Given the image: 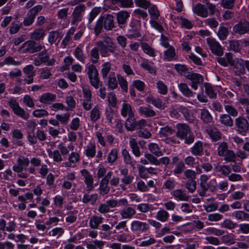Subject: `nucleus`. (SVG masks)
I'll return each mask as SVG.
<instances>
[{
	"instance_id": "e433bc0d",
	"label": "nucleus",
	"mask_w": 249,
	"mask_h": 249,
	"mask_svg": "<svg viewBox=\"0 0 249 249\" xmlns=\"http://www.w3.org/2000/svg\"><path fill=\"white\" fill-rule=\"evenodd\" d=\"M98 199V195L97 194H93L89 195L85 194L82 199V201L84 204L90 203L91 205H94L97 200Z\"/></svg>"
},
{
	"instance_id": "79ce46f5",
	"label": "nucleus",
	"mask_w": 249,
	"mask_h": 249,
	"mask_svg": "<svg viewBox=\"0 0 249 249\" xmlns=\"http://www.w3.org/2000/svg\"><path fill=\"white\" fill-rule=\"evenodd\" d=\"M122 153L124 162L126 164L129 165L132 168H134L136 161L132 160L128 151L126 149H124L122 150Z\"/></svg>"
},
{
	"instance_id": "39448f33",
	"label": "nucleus",
	"mask_w": 249,
	"mask_h": 249,
	"mask_svg": "<svg viewBox=\"0 0 249 249\" xmlns=\"http://www.w3.org/2000/svg\"><path fill=\"white\" fill-rule=\"evenodd\" d=\"M42 48L43 46L40 43L31 39L25 41L18 48V51L21 53H33L39 52Z\"/></svg>"
},
{
	"instance_id": "f704fd0d",
	"label": "nucleus",
	"mask_w": 249,
	"mask_h": 249,
	"mask_svg": "<svg viewBox=\"0 0 249 249\" xmlns=\"http://www.w3.org/2000/svg\"><path fill=\"white\" fill-rule=\"evenodd\" d=\"M232 216L238 221H244L249 220V213L242 210L233 212Z\"/></svg>"
},
{
	"instance_id": "774afa93",
	"label": "nucleus",
	"mask_w": 249,
	"mask_h": 249,
	"mask_svg": "<svg viewBox=\"0 0 249 249\" xmlns=\"http://www.w3.org/2000/svg\"><path fill=\"white\" fill-rule=\"evenodd\" d=\"M175 50L173 47H170L168 50L164 52V56L168 61H172L175 59Z\"/></svg>"
},
{
	"instance_id": "864d4df0",
	"label": "nucleus",
	"mask_w": 249,
	"mask_h": 249,
	"mask_svg": "<svg viewBox=\"0 0 249 249\" xmlns=\"http://www.w3.org/2000/svg\"><path fill=\"white\" fill-rule=\"evenodd\" d=\"M15 175L13 174L10 168H8L3 172L0 173V178L5 181H12Z\"/></svg>"
},
{
	"instance_id": "393cba45",
	"label": "nucleus",
	"mask_w": 249,
	"mask_h": 249,
	"mask_svg": "<svg viewBox=\"0 0 249 249\" xmlns=\"http://www.w3.org/2000/svg\"><path fill=\"white\" fill-rule=\"evenodd\" d=\"M200 118L203 123L209 124L213 122V117L206 108L200 109Z\"/></svg>"
},
{
	"instance_id": "49530a36",
	"label": "nucleus",
	"mask_w": 249,
	"mask_h": 249,
	"mask_svg": "<svg viewBox=\"0 0 249 249\" xmlns=\"http://www.w3.org/2000/svg\"><path fill=\"white\" fill-rule=\"evenodd\" d=\"M85 154L89 158H93L96 154V145L94 143L90 142L85 147Z\"/></svg>"
},
{
	"instance_id": "5fc2aeb1",
	"label": "nucleus",
	"mask_w": 249,
	"mask_h": 249,
	"mask_svg": "<svg viewBox=\"0 0 249 249\" xmlns=\"http://www.w3.org/2000/svg\"><path fill=\"white\" fill-rule=\"evenodd\" d=\"M112 4H117L122 7H131L133 5L132 0H111Z\"/></svg>"
},
{
	"instance_id": "680f3d73",
	"label": "nucleus",
	"mask_w": 249,
	"mask_h": 249,
	"mask_svg": "<svg viewBox=\"0 0 249 249\" xmlns=\"http://www.w3.org/2000/svg\"><path fill=\"white\" fill-rule=\"evenodd\" d=\"M21 61H16L12 56L6 57L2 62H0V66H3L4 65L18 66L21 64Z\"/></svg>"
},
{
	"instance_id": "6ab92c4d",
	"label": "nucleus",
	"mask_w": 249,
	"mask_h": 249,
	"mask_svg": "<svg viewBox=\"0 0 249 249\" xmlns=\"http://www.w3.org/2000/svg\"><path fill=\"white\" fill-rule=\"evenodd\" d=\"M82 176L84 177V182L86 185L87 190L91 191L93 189V178L89 172L85 169H82L81 171Z\"/></svg>"
},
{
	"instance_id": "473e14b6",
	"label": "nucleus",
	"mask_w": 249,
	"mask_h": 249,
	"mask_svg": "<svg viewBox=\"0 0 249 249\" xmlns=\"http://www.w3.org/2000/svg\"><path fill=\"white\" fill-rule=\"evenodd\" d=\"M107 78V85L109 89H114L118 88V83L116 79L115 73L114 72H110Z\"/></svg>"
},
{
	"instance_id": "c03bdc74",
	"label": "nucleus",
	"mask_w": 249,
	"mask_h": 249,
	"mask_svg": "<svg viewBox=\"0 0 249 249\" xmlns=\"http://www.w3.org/2000/svg\"><path fill=\"white\" fill-rule=\"evenodd\" d=\"M214 170L216 172L220 173L221 175L226 177L231 173V167L227 165H217L215 166Z\"/></svg>"
},
{
	"instance_id": "2f4dec72",
	"label": "nucleus",
	"mask_w": 249,
	"mask_h": 249,
	"mask_svg": "<svg viewBox=\"0 0 249 249\" xmlns=\"http://www.w3.org/2000/svg\"><path fill=\"white\" fill-rule=\"evenodd\" d=\"M55 94L49 92L45 93L39 98V101L42 104L50 105L56 100Z\"/></svg>"
},
{
	"instance_id": "20e7f679",
	"label": "nucleus",
	"mask_w": 249,
	"mask_h": 249,
	"mask_svg": "<svg viewBox=\"0 0 249 249\" xmlns=\"http://www.w3.org/2000/svg\"><path fill=\"white\" fill-rule=\"evenodd\" d=\"M208 9L210 11V15H213L215 13L216 7L215 5L207 2L206 5L201 4L200 3H197L193 8L194 12L199 16L203 18H206L208 16L209 12Z\"/></svg>"
},
{
	"instance_id": "c756f323",
	"label": "nucleus",
	"mask_w": 249,
	"mask_h": 249,
	"mask_svg": "<svg viewBox=\"0 0 249 249\" xmlns=\"http://www.w3.org/2000/svg\"><path fill=\"white\" fill-rule=\"evenodd\" d=\"M171 195L176 199L180 201H188L190 198L185 190H182L180 189L174 190Z\"/></svg>"
},
{
	"instance_id": "bf43d9fd",
	"label": "nucleus",
	"mask_w": 249,
	"mask_h": 249,
	"mask_svg": "<svg viewBox=\"0 0 249 249\" xmlns=\"http://www.w3.org/2000/svg\"><path fill=\"white\" fill-rule=\"evenodd\" d=\"M55 118L61 124L66 125L70 120V113L68 112L61 114H56Z\"/></svg>"
},
{
	"instance_id": "338daca9",
	"label": "nucleus",
	"mask_w": 249,
	"mask_h": 249,
	"mask_svg": "<svg viewBox=\"0 0 249 249\" xmlns=\"http://www.w3.org/2000/svg\"><path fill=\"white\" fill-rule=\"evenodd\" d=\"M185 165L184 163L180 161L175 165V168L173 172L175 176H178L181 174L185 171Z\"/></svg>"
},
{
	"instance_id": "4468645a",
	"label": "nucleus",
	"mask_w": 249,
	"mask_h": 249,
	"mask_svg": "<svg viewBox=\"0 0 249 249\" xmlns=\"http://www.w3.org/2000/svg\"><path fill=\"white\" fill-rule=\"evenodd\" d=\"M206 40L207 43L212 53L218 56H222L223 55V51L222 46L215 39L211 37H208Z\"/></svg>"
},
{
	"instance_id": "e2e57ef3",
	"label": "nucleus",
	"mask_w": 249,
	"mask_h": 249,
	"mask_svg": "<svg viewBox=\"0 0 249 249\" xmlns=\"http://www.w3.org/2000/svg\"><path fill=\"white\" fill-rule=\"evenodd\" d=\"M118 83L120 85L122 90L125 92L128 91V83L126 79L122 75L118 74L117 75Z\"/></svg>"
},
{
	"instance_id": "13d9d810",
	"label": "nucleus",
	"mask_w": 249,
	"mask_h": 249,
	"mask_svg": "<svg viewBox=\"0 0 249 249\" xmlns=\"http://www.w3.org/2000/svg\"><path fill=\"white\" fill-rule=\"evenodd\" d=\"M141 47L143 51L149 56L155 57L156 56L155 49L148 43L145 42L142 43Z\"/></svg>"
},
{
	"instance_id": "1a4fd4ad",
	"label": "nucleus",
	"mask_w": 249,
	"mask_h": 249,
	"mask_svg": "<svg viewBox=\"0 0 249 249\" xmlns=\"http://www.w3.org/2000/svg\"><path fill=\"white\" fill-rule=\"evenodd\" d=\"M41 5H37L30 9L24 18L23 24L25 26H31L34 22L36 15L42 10Z\"/></svg>"
},
{
	"instance_id": "aec40b11",
	"label": "nucleus",
	"mask_w": 249,
	"mask_h": 249,
	"mask_svg": "<svg viewBox=\"0 0 249 249\" xmlns=\"http://www.w3.org/2000/svg\"><path fill=\"white\" fill-rule=\"evenodd\" d=\"M125 208L119 211V213L122 219H131L136 214V212L135 209L128 204L124 206Z\"/></svg>"
},
{
	"instance_id": "f8f14e48",
	"label": "nucleus",
	"mask_w": 249,
	"mask_h": 249,
	"mask_svg": "<svg viewBox=\"0 0 249 249\" xmlns=\"http://www.w3.org/2000/svg\"><path fill=\"white\" fill-rule=\"evenodd\" d=\"M55 62L54 58H49V55L46 53H40L35 57L34 64L36 66L41 65L42 63H45L47 66H53Z\"/></svg>"
},
{
	"instance_id": "72a5a7b5",
	"label": "nucleus",
	"mask_w": 249,
	"mask_h": 249,
	"mask_svg": "<svg viewBox=\"0 0 249 249\" xmlns=\"http://www.w3.org/2000/svg\"><path fill=\"white\" fill-rule=\"evenodd\" d=\"M203 150V143L200 141L196 142L190 149L191 153L195 156H202Z\"/></svg>"
},
{
	"instance_id": "412c9836",
	"label": "nucleus",
	"mask_w": 249,
	"mask_h": 249,
	"mask_svg": "<svg viewBox=\"0 0 249 249\" xmlns=\"http://www.w3.org/2000/svg\"><path fill=\"white\" fill-rule=\"evenodd\" d=\"M117 22L120 28L125 27L127 19L130 17L129 13L126 11H121L116 14Z\"/></svg>"
},
{
	"instance_id": "f03ea898",
	"label": "nucleus",
	"mask_w": 249,
	"mask_h": 249,
	"mask_svg": "<svg viewBox=\"0 0 249 249\" xmlns=\"http://www.w3.org/2000/svg\"><path fill=\"white\" fill-rule=\"evenodd\" d=\"M177 131L176 136L181 140H184L187 144L192 143L195 139L190 127L186 124L179 123L176 125Z\"/></svg>"
},
{
	"instance_id": "4be33fe9",
	"label": "nucleus",
	"mask_w": 249,
	"mask_h": 249,
	"mask_svg": "<svg viewBox=\"0 0 249 249\" xmlns=\"http://www.w3.org/2000/svg\"><path fill=\"white\" fill-rule=\"evenodd\" d=\"M63 37L62 32L55 30L50 32L48 35V42L51 44L57 45Z\"/></svg>"
},
{
	"instance_id": "4c0bfd02",
	"label": "nucleus",
	"mask_w": 249,
	"mask_h": 249,
	"mask_svg": "<svg viewBox=\"0 0 249 249\" xmlns=\"http://www.w3.org/2000/svg\"><path fill=\"white\" fill-rule=\"evenodd\" d=\"M111 229V227L109 225L104 224L101 226L99 233L103 238L108 239L112 234Z\"/></svg>"
},
{
	"instance_id": "6e6552de",
	"label": "nucleus",
	"mask_w": 249,
	"mask_h": 249,
	"mask_svg": "<svg viewBox=\"0 0 249 249\" xmlns=\"http://www.w3.org/2000/svg\"><path fill=\"white\" fill-rule=\"evenodd\" d=\"M87 74L89 79L90 84L95 89L99 88L100 83L98 75V71L95 66L93 64L89 65L86 68Z\"/></svg>"
},
{
	"instance_id": "09e8293b",
	"label": "nucleus",
	"mask_w": 249,
	"mask_h": 249,
	"mask_svg": "<svg viewBox=\"0 0 249 249\" xmlns=\"http://www.w3.org/2000/svg\"><path fill=\"white\" fill-rule=\"evenodd\" d=\"M129 145L132 149V152L136 157H139L141 155L140 148L136 140L134 138H131L129 141Z\"/></svg>"
},
{
	"instance_id": "bb28decb",
	"label": "nucleus",
	"mask_w": 249,
	"mask_h": 249,
	"mask_svg": "<svg viewBox=\"0 0 249 249\" xmlns=\"http://www.w3.org/2000/svg\"><path fill=\"white\" fill-rule=\"evenodd\" d=\"M104 218L101 216L93 215L89 220V227L91 229H98L100 225L103 222Z\"/></svg>"
},
{
	"instance_id": "a878e982",
	"label": "nucleus",
	"mask_w": 249,
	"mask_h": 249,
	"mask_svg": "<svg viewBox=\"0 0 249 249\" xmlns=\"http://www.w3.org/2000/svg\"><path fill=\"white\" fill-rule=\"evenodd\" d=\"M138 111L142 116L145 117H153L156 115V112L149 106L140 107Z\"/></svg>"
},
{
	"instance_id": "8fccbe9b",
	"label": "nucleus",
	"mask_w": 249,
	"mask_h": 249,
	"mask_svg": "<svg viewBox=\"0 0 249 249\" xmlns=\"http://www.w3.org/2000/svg\"><path fill=\"white\" fill-rule=\"evenodd\" d=\"M48 153L50 158L53 159V160L56 162H61L63 160L61 154L58 150H48Z\"/></svg>"
},
{
	"instance_id": "a18cd8bd",
	"label": "nucleus",
	"mask_w": 249,
	"mask_h": 249,
	"mask_svg": "<svg viewBox=\"0 0 249 249\" xmlns=\"http://www.w3.org/2000/svg\"><path fill=\"white\" fill-rule=\"evenodd\" d=\"M141 67L143 69L148 71L151 73H156V70L154 66V63L149 62L148 59H143L141 64Z\"/></svg>"
},
{
	"instance_id": "7c9ffc66",
	"label": "nucleus",
	"mask_w": 249,
	"mask_h": 249,
	"mask_svg": "<svg viewBox=\"0 0 249 249\" xmlns=\"http://www.w3.org/2000/svg\"><path fill=\"white\" fill-rule=\"evenodd\" d=\"M106 203L109 208H114L117 206H126L128 205V201L126 198H123L119 200L111 199L107 200Z\"/></svg>"
},
{
	"instance_id": "ea45409f",
	"label": "nucleus",
	"mask_w": 249,
	"mask_h": 249,
	"mask_svg": "<svg viewBox=\"0 0 249 249\" xmlns=\"http://www.w3.org/2000/svg\"><path fill=\"white\" fill-rule=\"evenodd\" d=\"M220 123L227 127H231L233 125V121L230 115L223 114L219 116Z\"/></svg>"
},
{
	"instance_id": "c85d7f7f",
	"label": "nucleus",
	"mask_w": 249,
	"mask_h": 249,
	"mask_svg": "<svg viewBox=\"0 0 249 249\" xmlns=\"http://www.w3.org/2000/svg\"><path fill=\"white\" fill-rule=\"evenodd\" d=\"M45 35V30L42 28H38L31 34L30 38L35 41L43 40Z\"/></svg>"
},
{
	"instance_id": "cd10ccee",
	"label": "nucleus",
	"mask_w": 249,
	"mask_h": 249,
	"mask_svg": "<svg viewBox=\"0 0 249 249\" xmlns=\"http://www.w3.org/2000/svg\"><path fill=\"white\" fill-rule=\"evenodd\" d=\"M105 244V241L95 239L86 242L85 245L87 249H103Z\"/></svg>"
},
{
	"instance_id": "c9c22d12",
	"label": "nucleus",
	"mask_w": 249,
	"mask_h": 249,
	"mask_svg": "<svg viewBox=\"0 0 249 249\" xmlns=\"http://www.w3.org/2000/svg\"><path fill=\"white\" fill-rule=\"evenodd\" d=\"M121 114L124 117L127 116H130L134 115V112L132 109V107L129 103L124 102L122 104V107L121 110Z\"/></svg>"
},
{
	"instance_id": "9d476101",
	"label": "nucleus",
	"mask_w": 249,
	"mask_h": 249,
	"mask_svg": "<svg viewBox=\"0 0 249 249\" xmlns=\"http://www.w3.org/2000/svg\"><path fill=\"white\" fill-rule=\"evenodd\" d=\"M131 231L135 234L144 233L150 229L149 225L139 220H133L130 224Z\"/></svg>"
},
{
	"instance_id": "0e129e2a",
	"label": "nucleus",
	"mask_w": 249,
	"mask_h": 249,
	"mask_svg": "<svg viewBox=\"0 0 249 249\" xmlns=\"http://www.w3.org/2000/svg\"><path fill=\"white\" fill-rule=\"evenodd\" d=\"M73 54L76 59L81 62H83L86 59V56L83 53L82 48L79 46L75 49Z\"/></svg>"
},
{
	"instance_id": "69168bd1",
	"label": "nucleus",
	"mask_w": 249,
	"mask_h": 249,
	"mask_svg": "<svg viewBox=\"0 0 249 249\" xmlns=\"http://www.w3.org/2000/svg\"><path fill=\"white\" fill-rule=\"evenodd\" d=\"M175 130L169 126H166L160 128L159 134L161 138L166 137L173 134Z\"/></svg>"
},
{
	"instance_id": "ddd939ff",
	"label": "nucleus",
	"mask_w": 249,
	"mask_h": 249,
	"mask_svg": "<svg viewBox=\"0 0 249 249\" xmlns=\"http://www.w3.org/2000/svg\"><path fill=\"white\" fill-rule=\"evenodd\" d=\"M112 175V172H108L106 176L102 178L100 182L99 191L101 195H105L109 192L110 188L108 186V181Z\"/></svg>"
},
{
	"instance_id": "423d86ee",
	"label": "nucleus",
	"mask_w": 249,
	"mask_h": 249,
	"mask_svg": "<svg viewBox=\"0 0 249 249\" xmlns=\"http://www.w3.org/2000/svg\"><path fill=\"white\" fill-rule=\"evenodd\" d=\"M248 119L240 116L234 120V129L236 131L243 135L245 136L249 131V123Z\"/></svg>"
},
{
	"instance_id": "b1692460",
	"label": "nucleus",
	"mask_w": 249,
	"mask_h": 249,
	"mask_svg": "<svg viewBox=\"0 0 249 249\" xmlns=\"http://www.w3.org/2000/svg\"><path fill=\"white\" fill-rule=\"evenodd\" d=\"M206 131L213 141L216 142L221 138V134L215 126L209 125L206 127Z\"/></svg>"
},
{
	"instance_id": "6e6d98bb",
	"label": "nucleus",
	"mask_w": 249,
	"mask_h": 249,
	"mask_svg": "<svg viewBox=\"0 0 249 249\" xmlns=\"http://www.w3.org/2000/svg\"><path fill=\"white\" fill-rule=\"evenodd\" d=\"M145 101L148 103H151L157 108H160L162 107V101L158 98L153 96H148L145 99Z\"/></svg>"
},
{
	"instance_id": "052dcab7",
	"label": "nucleus",
	"mask_w": 249,
	"mask_h": 249,
	"mask_svg": "<svg viewBox=\"0 0 249 249\" xmlns=\"http://www.w3.org/2000/svg\"><path fill=\"white\" fill-rule=\"evenodd\" d=\"M118 150L116 148L112 149L107 156V162L110 164L114 163L118 159Z\"/></svg>"
},
{
	"instance_id": "58836bf2",
	"label": "nucleus",
	"mask_w": 249,
	"mask_h": 249,
	"mask_svg": "<svg viewBox=\"0 0 249 249\" xmlns=\"http://www.w3.org/2000/svg\"><path fill=\"white\" fill-rule=\"evenodd\" d=\"M136 121L137 120L134 114L128 116L124 124V126L126 129L128 131H134Z\"/></svg>"
},
{
	"instance_id": "a211bd4d",
	"label": "nucleus",
	"mask_w": 249,
	"mask_h": 249,
	"mask_svg": "<svg viewBox=\"0 0 249 249\" xmlns=\"http://www.w3.org/2000/svg\"><path fill=\"white\" fill-rule=\"evenodd\" d=\"M34 67L32 65L26 66L23 69V73L26 75V78L24 79V84H31L34 82V76L35 72Z\"/></svg>"
},
{
	"instance_id": "f3484780",
	"label": "nucleus",
	"mask_w": 249,
	"mask_h": 249,
	"mask_svg": "<svg viewBox=\"0 0 249 249\" xmlns=\"http://www.w3.org/2000/svg\"><path fill=\"white\" fill-rule=\"evenodd\" d=\"M17 164L13 166V170L16 173L23 171L29 165L30 160L28 158L20 156L17 159Z\"/></svg>"
},
{
	"instance_id": "2eb2a0df",
	"label": "nucleus",
	"mask_w": 249,
	"mask_h": 249,
	"mask_svg": "<svg viewBox=\"0 0 249 249\" xmlns=\"http://www.w3.org/2000/svg\"><path fill=\"white\" fill-rule=\"evenodd\" d=\"M233 32L240 35L249 33V22L246 20L239 21L233 27Z\"/></svg>"
},
{
	"instance_id": "5701e85b",
	"label": "nucleus",
	"mask_w": 249,
	"mask_h": 249,
	"mask_svg": "<svg viewBox=\"0 0 249 249\" xmlns=\"http://www.w3.org/2000/svg\"><path fill=\"white\" fill-rule=\"evenodd\" d=\"M68 160V161L63 163V166L65 167H73L79 161L80 155L78 153L72 152L69 154Z\"/></svg>"
},
{
	"instance_id": "37998d69",
	"label": "nucleus",
	"mask_w": 249,
	"mask_h": 249,
	"mask_svg": "<svg viewBox=\"0 0 249 249\" xmlns=\"http://www.w3.org/2000/svg\"><path fill=\"white\" fill-rule=\"evenodd\" d=\"M156 219L161 222H165L169 218V213L163 209H160L156 215Z\"/></svg>"
},
{
	"instance_id": "603ef678",
	"label": "nucleus",
	"mask_w": 249,
	"mask_h": 249,
	"mask_svg": "<svg viewBox=\"0 0 249 249\" xmlns=\"http://www.w3.org/2000/svg\"><path fill=\"white\" fill-rule=\"evenodd\" d=\"M149 150L155 156L160 157L162 156V152L159 145L156 143H150L148 145Z\"/></svg>"
},
{
	"instance_id": "9b49d317",
	"label": "nucleus",
	"mask_w": 249,
	"mask_h": 249,
	"mask_svg": "<svg viewBox=\"0 0 249 249\" xmlns=\"http://www.w3.org/2000/svg\"><path fill=\"white\" fill-rule=\"evenodd\" d=\"M86 10V6L84 4H80L75 7L71 16V24L77 25L83 18V15Z\"/></svg>"
},
{
	"instance_id": "a19ab883",
	"label": "nucleus",
	"mask_w": 249,
	"mask_h": 249,
	"mask_svg": "<svg viewBox=\"0 0 249 249\" xmlns=\"http://www.w3.org/2000/svg\"><path fill=\"white\" fill-rule=\"evenodd\" d=\"M232 66H233L240 73H245V60L241 58H236L234 59V62L232 65Z\"/></svg>"
},
{
	"instance_id": "4d7b16f0",
	"label": "nucleus",
	"mask_w": 249,
	"mask_h": 249,
	"mask_svg": "<svg viewBox=\"0 0 249 249\" xmlns=\"http://www.w3.org/2000/svg\"><path fill=\"white\" fill-rule=\"evenodd\" d=\"M134 179V177L133 175H127L123 177L121 179V181L122 183L120 185L121 189L123 190H125L126 185L131 184Z\"/></svg>"
},
{
	"instance_id": "7ed1b4c3",
	"label": "nucleus",
	"mask_w": 249,
	"mask_h": 249,
	"mask_svg": "<svg viewBox=\"0 0 249 249\" xmlns=\"http://www.w3.org/2000/svg\"><path fill=\"white\" fill-rule=\"evenodd\" d=\"M95 45L98 48L101 56L104 57L109 56V53H113L117 48L113 39L109 37L104 38V41H97Z\"/></svg>"
},
{
	"instance_id": "de8ad7c7",
	"label": "nucleus",
	"mask_w": 249,
	"mask_h": 249,
	"mask_svg": "<svg viewBox=\"0 0 249 249\" xmlns=\"http://www.w3.org/2000/svg\"><path fill=\"white\" fill-rule=\"evenodd\" d=\"M178 87L184 96L188 97H192L194 96V93L189 88L187 84L183 83H180L178 84Z\"/></svg>"
},
{
	"instance_id": "dca6fc26",
	"label": "nucleus",
	"mask_w": 249,
	"mask_h": 249,
	"mask_svg": "<svg viewBox=\"0 0 249 249\" xmlns=\"http://www.w3.org/2000/svg\"><path fill=\"white\" fill-rule=\"evenodd\" d=\"M186 78L191 81V87L194 90L197 89L198 84H201L203 82V77L199 73L189 71L186 75Z\"/></svg>"
},
{
	"instance_id": "0eeeda50",
	"label": "nucleus",
	"mask_w": 249,
	"mask_h": 249,
	"mask_svg": "<svg viewBox=\"0 0 249 249\" xmlns=\"http://www.w3.org/2000/svg\"><path fill=\"white\" fill-rule=\"evenodd\" d=\"M8 106L12 108L14 113L22 119L27 120L30 116V113L21 108L19 104L15 99H12L8 102Z\"/></svg>"
},
{
	"instance_id": "3c124183",
	"label": "nucleus",
	"mask_w": 249,
	"mask_h": 249,
	"mask_svg": "<svg viewBox=\"0 0 249 249\" xmlns=\"http://www.w3.org/2000/svg\"><path fill=\"white\" fill-rule=\"evenodd\" d=\"M90 119L91 121L95 123L101 117V112L98 106H95L90 112Z\"/></svg>"
},
{
	"instance_id": "f257e3e1",
	"label": "nucleus",
	"mask_w": 249,
	"mask_h": 249,
	"mask_svg": "<svg viewBox=\"0 0 249 249\" xmlns=\"http://www.w3.org/2000/svg\"><path fill=\"white\" fill-rule=\"evenodd\" d=\"M115 27L114 18L111 14H106L100 17L94 27V33L99 35L104 28L106 30H111Z\"/></svg>"
}]
</instances>
